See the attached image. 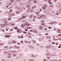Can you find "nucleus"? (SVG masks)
I'll use <instances>...</instances> for the list:
<instances>
[{
    "label": "nucleus",
    "mask_w": 61,
    "mask_h": 61,
    "mask_svg": "<svg viewBox=\"0 0 61 61\" xmlns=\"http://www.w3.org/2000/svg\"><path fill=\"white\" fill-rule=\"evenodd\" d=\"M25 6L28 8H29L31 7V6L30 5H29V4L28 3H26L25 4Z\"/></svg>",
    "instance_id": "obj_1"
},
{
    "label": "nucleus",
    "mask_w": 61,
    "mask_h": 61,
    "mask_svg": "<svg viewBox=\"0 0 61 61\" xmlns=\"http://www.w3.org/2000/svg\"><path fill=\"white\" fill-rule=\"evenodd\" d=\"M47 5H43V7L42 8L44 10H46V8H47Z\"/></svg>",
    "instance_id": "obj_2"
},
{
    "label": "nucleus",
    "mask_w": 61,
    "mask_h": 61,
    "mask_svg": "<svg viewBox=\"0 0 61 61\" xmlns=\"http://www.w3.org/2000/svg\"><path fill=\"white\" fill-rule=\"evenodd\" d=\"M12 4H9V6L8 7H7V8L10 9V8H11L12 7Z\"/></svg>",
    "instance_id": "obj_3"
},
{
    "label": "nucleus",
    "mask_w": 61,
    "mask_h": 61,
    "mask_svg": "<svg viewBox=\"0 0 61 61\" xmlns=\"http://www.w3.org/2000/svg\"><path fill=\"white\" fill-rule=\"evenodd\" d=\"M29 47L30 48V50H32V51H33V50L34 49L33 48V47L32 46H29Z\"/></svg>",
    "instance_id": "obj_4"
},
{
    "label": "nucleus",
    "mask_w": 61,
    "mask_h": 61,
    "mask_svg": "<svg viewBox=\"0 0 61 61\" xmlns=\"http://www.w3.org/2000/svg\"><path fill=\"white\" fill-rule=\"evenodd\" d=\"M52 46H47L46 47V48H48V49H49L50 48H52Z\"/></svg>",
    "instance_id": "obj_5"
},
{
    "label": "nucleus",
    "mask_w": 61,
    "mask_h": 61,
    "mask_svg": "<svg viewBox=\"0 0 61 61\" xmlns=\"http://www.w3.org/2000/svg\"><path fill=\"white\" fill-rule=\"evenodd\" d=\"M36 55H33V54H31V57H36Z\"/></svg>",
    "instance_id": "obj_6"
},
{
    "label": "nucleus",
    "mask_w": 61,
    "mask_h": 61,
    "mask_svg": "<svg viewBox=\"0 0 61 61\" xmlns=\"http://www.w3.org/2000/svg\"><path fill=\"white\" fill-rule=\"evenodd\" d=\"M27 10L29 11V12H33V11H32V9H28Z\"/></svg>",
    "instance_id": "obj_7"
},
{
    "label": "nucleus",
    "mask_w": 61,
    "mask_h": 61,
    "mask_svg": "<svg viewBox=\"0 0 61 61\" xmlns=\"http://www.w3.org/2000/svg\"><path fill=\"white\" fill-rule=\"evenodd\" d=\"M25 24H22V25L21 26L22 27H24L25 26Z\"/></svg>",
    "instance_id": "obj_8"
},
{
    "label": "nucleus",
    "mask_w": 61,
    "mask_h": 61,
    "mask_svg": "<svg viewBox=\"0 0 61 61\" xmlns=\"http://www.w3.org/2000/svg\"><path fill=\"white\" fill-rule=\"evenodd\" d=\"M61 9V6L60 5H59V6L58 7V10H60Z\"/></svg>",
    "instance_id": "obj_9"
},
{
    "label": "nucleus",
    "mask_w": 61,
    "mask_h": 61,
    "mask_svg": "<svg viewBox=\"0 0 61 61\" xmlns=\"http://www.w3.org/2000/svg\"><path fill=\"white\" fill-rule=\"evenodd\" d=\"M33 32H34V33H36V32H37V30H34Z\"/></svg>",
    "instance_id": "obj_10"
},
{
    "label": "nucleus",
    "mask_w": 61,
    "mask_h": 61,
    "mask_svg": "<svg viewBox=\"0 0 61 61\" xmlns=\"http://www.w3.org/2000/svg\"><path fill=\"white\" fill-rule=\"evenodd\" d=\"M25 3H22L20 5L21 6H24L25 5Z\"/></svg>",
    "instance_id": "obj_11"
},
{
    "label": "nucleus",
    "mask_w": 61,
    "mask_h": 61,
    "mask_svg": "<svg viewBox=\"0 0 61 61\" xmlns=\"http://www.w3.org/2000/svg\"><path fill=\"white\" fill-rule=\"evenodd\" d=\"M15 8H17V9H18V8H19V6L18 5H17L16 6Z\"/></svg>",
    "instance_id": "obj_12"
},
{
    "label": "nucleus",
    "mask_w": 61,
    "mask_h": 61,
    "mask_svg": "<svg viewBox=\"0 0 61 61\" xmlns=\"http://www.w3.org/2000/svg\"><path fill=\"white\" fill-rule=\"evenodd\" d=\"M32 42L33 43H36V41H35V40H33L32 41Z\"/></svg>",
    "instance_id": "obj_13"
},
{
    "label": "nucleus",
    "mask_w": 61,
    "mask_h": 61,
    "mask_svg": "<svg viewBox=\"0 0 61 61\" xmlns=\"http://www.w3.org/2000/svg\"><path fill=\"white\" fill-rule=\"evenodd\" d=\"M60 30H57V33H60L59 32H60Z\"/></svg>",
    "instance_id": "obj_14"
},
{
    "label": "nucleus",
    "mask_w": 61,
    "mask_h": 61,
    "mask_svg": "<svg viewBox=\"0 0 61 61\" xmlns=\"http://www.w3.org/2000/svg\"><path fill=\"white\" fill-rule=\"evenodd\" d=\"M5 36V37H8V38L9 37H10V36H8L7 35H6Z\"/></svg>",
    "instance_id": "obj_15"
},
{
    "label": "nucleus",
    "mask_w": 61,
    "mask_h": 61,
    "mask_svg": "<svg viewBox=\"0 0 61 61\" xmlns=\"http://www.w3.org/2000/svg\"><path fill=\"white\" fill-rule=\"evenodd\" d=\"M16 55H17V54H13L12 56H16Z\"/></svg>",
    "instance_id": "obj_16"
},
{
    "label": "nucleus",
    "mask_w": 61,
    "mask_h": 61,
    "mask_svg": "<svg viewBox=\"0 0 61 61\" xmlns=\"http://www.w3.org/2000/svg\"><path fill=\"white\" fill-rule=\"evenodd\" d=\"M44 17V15H41V16H40V17Z\"/></svg>",
    "instance_id": "obj_17"
},
{
    "label": "nucleus",
    "mask_w": 61,
    "mask_h": 61,
    "mask_svg": "<svg viewBox=\"0 0 61 61\" xmlns=\"http://www.w3.org/2000/svg\"><path fill=\"white\" fill-rule=\"evenodd\" d=\"M10 2L12 3L14 2V0H10Z\"/></svg>",
    "instance_id": "obj_18"
},
{
    "label": "nucleus",
    "mask_w": 61,
    "mask_h": 61,
    "mask_svg": "<svg viewBox=\"0 0 61 61\" xmlns=\"http://www.w3.org/2000/svg\"><path fill=\"white\" fill-rule=\"evenodd\" d=\"M36 2L35 0H34L33 1V2L34 3H36Z\"/></svg>",
    "instance_id": "obj_19"
},
{
    "label": "nucleus",
    "mask_w": 61,
    "mask_h": 61,
    "mask_svg": "<svg viewBox=\"0 0 61 61\" xmlns=\"http://www.w3.org/2000/svg\"><path fill=\"white\" fill-rule=\"evenodd\" d=\"M4 45V44L3 43H0V46H3Z\"/></svg>",
    "instance_id": "obj_20"
},
{
    "label": "nucleus",
    "mask_w": 61,
    "mask_h": 61,
    "mask_svg": "<svg viewBox=\"0 0 61 61\" xmlns=\"http://www.w3.org/2000/svg\"><path fill=\"white\" fill-rule=\"evenodd\" d=\"M26 25L28 26V25H30V24H28V23H26Z\"/></svg>",
    "instance_id": "obj_21"
},
{
    "label": "nucleus",
    "mask_w": 61,
    "mask_h": 61,
    "mask_svg": "<svg viewBox=\"0 0 61 61\" xmlns=\"http://www.w3.org/2000/svg\"><path fill=\"white\" fill-rule=\"evenodd\" d=\"M12 43H13V44H14V43H16V42H15V41H12Z\"/></svg>",
    "instance_id": "obj_22"
},
{
    "label": "nucleus",
    "mask_w": 61,
    "mask_h": 61,
    "mask_svg": "<svg viewBox=\"0 0 61 61\" xmlns=\"http://www.w3.org/2000/svg\"><path fill=\"white\" fill-rule=\"evenodd\" d=\"M23 34H26L27 33V32H25L24 31H23Z\"/></svg>",
    "instance_id": "obj_23"
},
{
    "label": "nucleus",
    "mask_w": 61,
    "mask_h": 61,
    "mask_svg": "<svg viewBox=\"0 0 61 61\" xmlns=\"http://www.w3.org/2000/svg\"><path fill=\"white\" fill-rule=\"evenodd\" d=\"M25 52H27V51H28V49H25Z\"/></svg>",
    "instance_id": "obj_24"
},
{
    "label": "nucleus",
    "mask_w": 61,
    "mask_h": 61,
    "mask_svg": "<svg viewBox=\"0 0 61 61\" xmlns=\"http://www.w3.org/2000/svg\"><path fill=\"white\" fill-rule=\"evenodd\" d=\"M14 29H18V27H15L14 28Z\"/></svg>",
    "instance_id": "obj_25"
},
{
    "label": "nucleus",
    "mask_w": 61,
    "mask_h": 61,
    "mask_svg": "<svg viewBox=\"0 0 61 61\" xmlns=\"http://www.w3.org/2000/svg\"><path fill=\"white\" fill-rule=\"evenodd\" d=\"M12 13H11V12H9V13L8 14L9 15H12Z\"/></svg>",
    "instance_id": "obj_26"
},
{
    "label": "nucleus",
    "mask_w": 61,
    "mask_h": 61,
    "mask_svg": "<svg viewBox=\"0 0 61 61\" xmlns=\"http://www.w3.org/2000/svg\"><path fill=\"white\" fill-rule=\"evenodd\" d=\"M9 5V4H6V7H7H7H8Z\"/></svg>",
    "instance_id": "obj_27"
},
{
    "label": "nucleus",
    "mask_w": 61,
    "mask_h": 61,
    "mask_svg": "<svg viewBox=\"0 0 61 61\" xmlns=\"http://www.w3.org/2000/svg\"><path fill=\"white\" fill-rule=\"evenodd\" d=\"M53 24H55V23H56V21H54L53 22Z\"/></svg>",
    "instance_id": "obj_28"
},
{
    "label": "nucleus",
    "mask_w": 61,
    "mask_h": 61,
    "mask_svg": "<svg viewBox=\"0 0 61 61\" xmlns=\"http://www.w3.org/2000/svg\"><path fill=\"white\" fill-rule=\"evenodd\" d=\"M36 6H34L33 7H32V8H33V9H34V8H36Z\"/></svg>",
    "instance_id": "obj_29"
},
{
    "label": "nucleus",
    "mask_w": 61,
    "mask_h": 61,
    "mask_svg": "<svg viewBox=\"0 0 61 61\" xmlns=\"http://www.w3.org/2000/svg\"><path fill=\"white\" fill-rule=\"evenodd\" d=\"M12 55V54H11V53H9L8 54V55L9 56H11V55Z\"/></svg>",
    "instance_id": "obj_30"
},
{
    "label": "nucleus",
    "mask_w": 61,
    "mask_h": 61,
    "mask_svg": "<svg viewBox=\"0 0 61 61\" xmlns=\"http://www.w3.org/2000/svg\"><path fill=\"white\" fill-rule=\"evenodd\" d=\"M60 5L59 4H57V5L56 6L57 7H58V6H59Z\"/></svg>",
    "instance_id": "obj_31"
},
{
    "label": "nucleus",
    "mask_w": 61,
    "mask_h": 61,
    "mask_svg": "<svg viewBox=\"0 0 61 61\" xmlns=\"http://www.w3.org/2000/svg\"><path fill=\"white\" fill-rule=\"evenodd\" d=\"M21 8H22V9H25V7H22Z\"/></svg>",
    "instance_id": "obj_32"
},
{
    "label": "nucleus",
    "mask_w": 61,
    "mask_h": 61,
    "mask_svg": "<svg viewBox=\"0 0 61 61\" xmlns=\"http://www.w3.org/2000/svg\"><path fill=\"white\" fill-rule=\"evenodd\" d=\"M32 15H30L29 16V17L30 18H31L32 17Z\"/></svg>",
    "instance_id": "obj_33"
},
{
    "label": "nucleus",
    "mask_w": 61,
    "mask_h": 61,
    "mask_svg": "<svg viewBox=\"0 0 61 61\" xmlns=\"http://www.w3.org/2000/svg\"><path fill=\"white\" fill-rule=\"evenodd\" d=\"M50 24H54L53 23V22H51L50 23Z\"/></svg>",
    "instance_id": "obj_34"
},
{
    "label": "nucleus",
    "mask_w": 61,
    "mask_h": 61,
    "mask_svg": "<svg viewBox=\"0 0 61 61\" xmlns=\"http://www.w3.org/2000/svg\"><path fill=\"white\" fill-rule=\"evenodd\" d=\"M22 18H25V16H22Z\"/></svg>",
    "instance_id": "obj_35"
},
{
    "label": "nucleus",
    "mask_w": 61,
    "mask_h": 61,
    "mask_svg": "<svg viewBox=\"0 0 61 61\" xmlns=\"http://www.w3.org/2000/svg\"><path fill=\"white\" fill-rule=\"evenodd\" d=\"M42 27H41L40 28H39L40 30H42Z\"/></svg>",
    "instance_id": "obj_36"
},
{
    "label": "nucleus",
    "mask_w": 61,
    "mask_h": 61,
    "mask_svg": "<svg viewBox=\"0 0 61 61\" xmlns=\"http://www.w3.org/2000/svg\"><path fill=\"white\" fill-rule=\"evenodd\" d=\"M16 14H19V12H18V11L16 12Z\"/></svg>",
    "instance_id": "obj_37"
},
{
    "label": "nucleus",
    "mask_w": 61,
    "mask_h": 61,
    "mask_svg": "<svg viewBox=\"0 0 61 61\" xmlns=\"http://www.w3.org/2000/svg\"><path fill=\"white\" fill-rule=\"evenodd\" d=\"M20 37L21 38H24V37L22 36H20Z\"/></svg>",
    "instance_id": "obj_38"
},
{
    "label": "nucleus",
    "mask_w": 61,
    "mask_h": 61,
    "mask_svg": "<svg viewBox=\"0 0 61 61\" xmlns=\"http://www.w3.org/2000/svg\"><path fill=\"white\" fill-rule=\"evenodd\" d=\"M11 57H12L10 56H8V58H11Z\"/></svg>",
    "instance_id": "obj_39"
},
{
    "label": "nucleus",
    "mask_w": 61,
    "mask_h": 61,
    "mask_svg": "<svg viewBox=\"0 0 61 61\" xmlns=\"http://www.w3.org/2000/svg\"><path fill=\"white\" fill-rule=\"evenodd\" d=\"M49 38L48 37V39H50V38H51V37H50V36H49Z\"/></svg>",
    "instance_id": "obj_40"
},
{
    "label": "nucleus",
    "mask_w": 61,
    "mask_h": 61,
    "mask_svg": "<svg viewBox=\"0 0 61 61\" xmlns=\"http://www.w3.org/2000/svg\"><path fill=\"white\" fill-rule=\"evenodd\" d=\"M9 20H11V18H8Z\"/></svg>",
    "instance_id": "obj_41"
},
{
    "label": "nucleus",
    "mask_w": 61,
    "mask_h": 61,
    "mask_svg": "<svg viewBox=\"0 0 61 61\" xmlns=\"http://www.w3.org/2000/svg\"><path fill=\"white\" fill-rule=\"evenodd\" d=\"M12 48V47H10L9 48L10 49H11V48Z\"/></svg>",
    "instance_id": "obj_42"
},
{
    "label": "nucleus",
    "mask_w": 61,
    "mask_h": 61,
    "mask_svg": "<svg viewBox=\"0 0 61 61\" xmlns=\"http://www.w3.org/2000/svg\"><path fill=\"white\" fill-rule=\"evenodd\" d=\"M17 1H19V2H21V0H17Z\"/></svg>",
    "instance_id": "obj_43"
},
{
    "label": "nucleus",
    "mask_w": 61,
    "mask_h": 61,
    "mask_svg": "<svg viewBox=\"0 0 61 61\" xmlns=\"http://www.w3.org/2000/svg\"><path fill=\"white\" fill-rule=\"evenodd\" d=\"M10 12H12V11H13V10H10Z\"/></svg>",
    "instance_id": "obj_44"
},
{
    "label": "nucleus",
    "mask_w": 61,
    "mask_h": 61,
    "mask_svg": "<svg viewBox=\"0 0 61 61\" xmlns=\"http://www.w3.org/2000/svg\"><path fill=\"white\" fill-rule=\"evenodd\" d=\"M16 48H20L19 47H18V46H17L16 47Z\"/></svg>",
    "instance_id": "obj_45"
},
{
    "label": "nucleus",
    "mask_w": 61,
    "mask_h": 61,
    "mask_svg": "<svg viewBox=\"0 0 61 61\" xmlns=\"http://www.w3.org/2000/svg\"><path fill=\"white\" fill-rule=\"evenodd\" d=\"M49 3V4H53V3H52L51 2H50Z\"/></svg>",
    "instance_id": "obj_46"
},
{
    "label": "nucleus",
    "mask_w": 61,
    "mask_h": 61,
    "mask_svg": "<svg viewBox=\"0 0 61 61\" xmlns=\"http://www.w3.org/2000/svg\"><path fill=\"white\" fill-rule=\"evenodd\" d=\"M47 59H50V58H49V57H47Z\"/></svg>",
    "instance_id": "obj_47"
},
{
    "label": "nucleus",
    "mask_w": 61,
    "mask_h": 61,
    "mask_svg": "<svg viewBox=\"0 0 61 61\" xmlns=\"http://www.w3.org/2000/svg\"><path fill=\"white\" fill-rule=\"evenodd\" d=\"M56 15H59V14L57 13L56 14Z\"/></svg>",
    "instance_id": "obj_48"
},
{
    "label": "nucleus",
    "mask_w": 61,
    "mask_h": 61,
    "mask_svg": "<svg viewBox=\"0 0 61 61\" xmlns=\"http://www.w3.org/2000/svg\"><path fill=\"white\" fill-rule=\"evenodd\" d=\"M45 55L46 56H48V53H46L45 54Z\"/></svg>",
    "instance_id": "obj_49"
},
{
    "label": "nucleus",
    "mask_w": 61,
    "mask_h": 61,
    "mask_svg": "<svg viewBox=\"0 0 61 61\" xmlns=\"http://www.w3.org/2000/svg\"><path fill=\"white\" fill-rule=\"evenodd\" d=\"M21 43H24L23 41H21Z\"/></svg>",
    "instance_id": "obj_50"
},
{
    "label": "nucleus",
    "mask_w": 61,
    "mask_h": 61,
    "mask_svg": "<svg viewBox=\"0 0 61 61\" xmlns=\"http://www.w3.org/2000/svg\"><path fill=\"white\" fill-rule=\"evenodd\" d=\"M44 24H45V23L44 22L42 23V24L43 25H44Z\"/></svg>",
    "instance_id": "obj_51"
},
{
    "label": "nucleus",
    "mask_w": 61,
    "mask_h": 61,
    "mask_svg": "<svg viewBox=\"0 0 61 61\" xmlns=\"http://www.w3.org/2000/svg\"><path fill=\"white\" fill-rule=\"evenodd\" d=\"M49 55H51V56L52 55H53V54H51V53H49Z\"/></svg>",
    "instance_id": "obj_52"
},
{
    "label": "nucleus",
    "mask_w": 61,
    "mask_h": 61,
    "mask_svg": "<svg viewBox=\"0 0 61 61\" xmlns=\"http://www.w3.org/2000/svg\"><path fill=\"white\" fill-rule=\"evenodd\" d=\"M27 30H28L27 29H25V31H27Z\"/></svg>",
    "instance_id": "obj_53"
},
{
    "label": "nucleus",
    "mask_w": 61,
    "mask_h": 61,
    "mask_svg": "<svg viewBox=\"0 0 61 61\" xmlns=\"http://www.w3.org/2000/svg\"><path fill=\"white\" fill-rule=\"evenodd\" d=\"M13 29H11L10 30V31H13Z\"/></svg>",
    "instance_id": "obj_54"
},
{
    "label": "nucleus",
    "mask_w": 61,
    "mask_h": 61,
    "mask_svg": "<svg viewBox=\"0 0 61 61\" xmlns=\"http://www.w3.org/2000/svg\"><path fill=\"white\" fill-rule=\"evenodd\" d=\"M17 44L18 45L19 44V45H20V43H17Z\"/></svg>",
    "instance_id": "obj_55"
},
{
    "label": "nucleus",
    "mask_w": 61,
    "mask_h": 61,
    "mask_svg": "<svg viewBox=\"0 0 61 61\" xmlns=\"http://www.w3.org/2000/svg\"><path fill=\"white\" fill-rule=\"evenodd\" d=\"M47 30V29H44V30Z\"/></svg>",
    "instance_id": "obj_56"
},
{
    "label": "nucleus",
    "mask_w": 61,
    "mask_h": 61,
    "mask_svg": "<svg viewBox=\"0 0 61 61\" xmlns=\"http://www.w3.org/2000/svg\"><path fill=\"white\" fill-rule=\"evenodd\" d=\"M59 12L60 13H61V10H59Z\"/></svg>",
    "instance_id": "obj_57"
},
{
    "label": "nucleus",
    "mask_w": 61,
    "mask_h": 61,
    "mask_svg": "<svg viewBox=\"0 0 61 61\" xmlns=\"http://www.w3.org/2000/svg\"><path fill=\"white\" fill-rule=\"evenodd\" d=\"M48 28L49 29H51V27H48Z\"/></svg>",
    "instance_id": "obj_58"
},
{
    "label": "nucleus",
    "mask_w": 61,
    "mask_h": 61,
    "mask_svg": "<svg viewBox=\"0 0 61 61\" xmlns=\"http://www.w3.org/2000/svg\"><path fill=\"white\" fill-rule=\"evenodd\" d=\"M5 22H7V20H5Z\"/></svg>",
    "instance_id": "obj_59"
},
{
    "label": "nucleus",
    "mask_w": 61,
    "mask_h": 61,
    "mask_svg": "<svg viewBox=\"0 0 61 61\" xmlns=\"http://www.w3.org/2000/svg\"><path fill=\"white\" fill-rule=\"evenodd\" d=\"M18 37L19 38L20 37V36H18Z\"/></svg>",
    "instance_id": "obj_60"
},
{
    "label": "nucleus",
    "mask_w": 61,
    "mask_h": 61,
    "mask_svg": "<svg viewBox=\"0 0 61 61\" xmlns=\"http://www.w3.org/2000/svg\"><path fill=\"white\" fill-rule=\"evenodd\" d=\"M48 41H49V42H50V41H51V40H49Z\"/></svg>",
    "instance_id": "obj_61"
},
{
    "label": "nucleus",
    "mask_w": 61,
    "mask_h": 61,
    "mask_svg": "<svg viewBox=\"0 0 61 61\" xmlns=\"http://www.w3.org/2000/svg\"><path fill=\"white\" fill-rule=\"evenodd\" d=\"M56 45H58V43H56Z\"/></svg>",
    "instance_id": "obj_62"
},
{
    "label": "nucleus",
    "mask_w": 61,
    "mask_h": 61,
    "mask_svg": "<svg viewBox=\"0 0 61 61\" xmlns=\"http://www.w3.org/2000/svg\"><path fill=\"white\" fill-rule=\"evenodd\" d=\"M61 46H58L59 48H61Z\"/></svg>",
    "instance_id": "obj_63"
},
{
    "label": "nucleus",
    "mask_w": 61,
    "mask_h": 61,
    "mask_svg": "<svg viewBox=\"0 0 61 61\" xmlns=\"http://www.w3.org/2000/svg\"><path fill=\"white\" fill-rule=\"evenodd\" d=\"M19 30H18L17 31V32H19Z\"/></svg>",
    "instance_id": "obj_64"
}]
</instances>
